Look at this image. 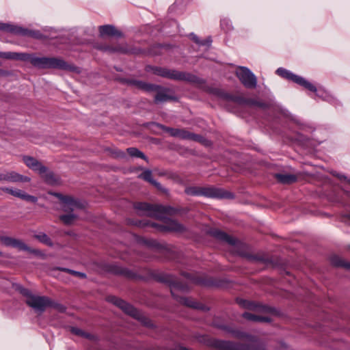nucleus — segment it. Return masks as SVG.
<instances>
[{"instance_id": "obj_1", "label": "nucleus", "mask_w": 350, "mask_h": 350, "mask_svg": "<svg viewBox=\"0 0 350 350\" xmlns=\"http://www.w3.org/2000/svg\"><path fill=\"white\" fill-rule=\"evenodd\" d=\"M135 209L140 216H148L163 220V224L157 223H149L145 221L129 220V223L139 227L150 226L161 232L174 231L183 232L185 227L175 220L171 219L165 215H174L178 211L170 206H163L160 204H151L146 202H137L134 204Z\"/></svg>"}, {"instance_id": "obj_2", "label": "nucleus", "mask_w": 350, "mask_h": 350, "mask_svg": "<svg viewBox=\"0 0 350 350\" xmlns=\"http://www.w3.org/2000/svg\"><path fill=\"white\" fill-rule=\"evenodd\" d=\"M219 328L234 338L246 339L245 343L215 340L214 345L219 350H266L265 345L254 336L247 334L229 325H223L219 326Z\"/></svg>"}, {"instance_id": "obj_3", "label": "nucleus", "mask_w": 350, "mask_h": 350, "mask_svg": "<svg viewBox=\"0 0 350 350\" xmlns=\"http://www.w3.org/2000/svg\"><path fill=\"white\" fill-rule=\"evenodd\" d=\"M15 59L30 62L32 66L39 69H58L75 73H80L81 69L60 57H36L26 53H16Z\"/></svg>"}, {"instance_id": "obj_4", "label": "nucleus", "mask_w": 350, "mask_h": 350, "mask_svg": "<svg viewBox=\"0 0 350 350\" xmlns=\"http://www.w3.org/2000/svg\"><path fill=\"white\" fill-rule=\"evenodd\" d=\"M156 279L158 282L167 284L170 287V291L174 299L180 304L186 306L187 307L197 309L202 311H208L209 309L204 304L196 301L194 299L178 296L176 293V291H180L183 292L187 291L189 287L187 284H183L178 281L175 276L167 273H159L156 276Z\"/></svg>"}, {"instance_id": "obj_5", "label": "nucleus", "mask_w": 350, "mask_h": 350, "mask_svg": "<svg viewBox=\"0 0 350 350\" xmlns=\"http://www.w3.org/2000/svg\"><path fill=\"white\" fill-rule=\"evenodd\" d=\"M151 70L154 75L169 79L185 81L198 85L205 83V81L203 79L189 72L179 71L175 69L159 66H153L151 68Z\"/></svg>"}, {"instance_id": "obj_6", "label": "nucleus", "mask_w": 350, "mask_h": 350, "mask_svg": "<svg viewBox=\"0 0 350 350\" xmlns=\"http://www.w3.org/2000/svg\"><path fill=\"white\" fill-rule=\"evenodd\" d=\"M122 81L128 85H134L138 89L146 92H156L157 94H155L154 99V102L156 104L169 100H177V98L176 96L167 94L170 92V90L168 88H165L158 85L147 83L138 80L122 79Z\"/></svg>"}, {"instance_id": "obj_7", "label": "nucleus", "mask_w": 350, "mask_h": 350, "mask_svg": "<svg viewBox=\"0 0 350 350\" xmlns=\"http://www.w3.org/2000/svg\"><path fill=\"white\" fill-rule=\"evenodd\" d=\"M109 302L112 303L119 308H120L124 313L133 317L134 319L140 321L144 325L150 327L153 325L151 321L139 310H137L132 305L126 303L124 300L115 297L109 296L107 298Z\"/></svg>"}, {"instance_id": "obj_8", "label": "nucleus", "mask_w": 350, "mask_h": 350, "mask_svg": "<svg viewBox=\"0 0 350 350\" xmlns=\"http://www.w3.org/2000/svg\"><path fill=\"white\" fill-rule=\"evenodd\" d=\"M185 193L192 196H205L217 198H233L234 195L222 189L213 187H188L185 189Z\"/></svg>"}, {"instance_id": "obj_9", "label": "nucleus", "mask_w": 350, "mask_h": 350, "mask_svg": "<svg viewBox=\"0 0 350 350\" xmlns=\"http://www.w3.org/2000/svg\"><path fill=\"white\" fill-rule=\"evenodd\" d=\"M212 92L226 101L233 102L239 105L257 106L260 108L267 107L265 103L252 98H247L242 96L233 95L220 89H213Z\"/></svg>"}, {"instance_id": "obj_10", "label": "nucleus", "mask_w": 350, "mask_h": 350, "mask_svg": "<svg viewBox=\"0 0 350 350\" xmlns=\"http://www.w3.org/2000/svg\"><path fill=\"white\" fill-rule=\"evenodd\" d=\"M275 72L280 77L288 81H291L310 92H317V89L314 85L307 81L305 78L297 75L290 70H288L284 68H278Z\"/></svg>"}, {"instance_id": "obj_11", "label": "nucleus", "mask_w": 350, "mask_h": 350, "mask_svg": "<svg viewBox=\"0 0 350 350\" xmlns=\"http://www.w3.org/2000/svg\"><path fill=\"white\" fill-rule=\"evenodd\" d=\"M235 75L246 88L254 89L256 88L257 78L247 67L239 66L235 72Z\"/></svg>"}, {"instance_id": "obj_12", "label": "nucleus", "mask_w": 350, "mask_h": 350, "mask_svg": "<svg viewBox=\"0 0 350 350\" xmlns=\"http://www.w3.org/2000/svg\"><path fill=\"white\" fill-rule=\"evenodd\" d=\"M26 304L32 308L35 311L43 312L45 310L52 306L51 299L46 296H39L34 295L31 299L25 301Z\"/></svg>"}, {"instance_id": "obj_13", "label": "nucleus", "mask_w": 350, "mask_h": 350, "mask_svg": "<svg viewBox=\"0 0 350 350\" xmlns=\"http://www.w3.org/2000/svg\"><path fill=\"white\" fill-rule=\"evenodd\" d=\"M0 241L7 247L17 248L22 251H27L36 255H39L41 253L39 250L30 248L21 240L10 237L0 236Z\"/></svg>"}, {"instance_id": "obj_14", "label": "nucleus", "mask_w": 350, "mask_h": 350, "mask_svg": "<svg viewBox=\"0 0 350 350\" xmlns=\"http://www.w3.org/2000/svg\"><path fill=\"white\" fill-rule=\"evenodd\" d=\"M237 303L243 308L255 311L257 312H273L274 309L266 305L261 304L258 302L249 301L246 299H237Z\"/></svg>"}, {"instance_id": "obj_15", "label": "nucleus", "mask_w": 350, "mask_h": 350, "mask_svg": "<svg viewBox=\"0 0 350 350\" xmlns=\"http://www.w3.org/2000/svg\"><path fill=\"white\" fill-rule=\"evenodd\" d=\"M11 33L16 36L30 37L38 40H45L46 36L39 30H31L13 25Z\"/></svg>"}, {"instance_id": "obj_16", "label": "nucleus", "mask_w": 350, "mask_h": 350, "mask_svg": "<svg viewBox=\"0 0 350 350\" xmlns=\"http://www.w3.org/2000/svg\"><path fill=\"white\" fill-rule=\"evenodd\" d=\"M183 275L190 282L201 286H214L217 285L213 278L204 275H196L190 273H183Z\"/></svg>"}, {"instance_id": "obj_17", "label": "nucleus", "mask_w": 350, "mask_h": 350, "mask_svg": "<svg viewBox=\"0 0 350 350\" xmlns=\"http://www.w3.org/2000/svg\"><path fill=\"white\" fill-rule=\"evenodd\" d=\"M31 178L29 176H23L14 171L6 172L0 174V181L10 183H29Z\"/></svg>"}, {"instance_id": "obj_18", "label": "nucleus", "mask_w": 350, "mask_h": 350, "mask_svg": "<svg viewBox=\"0 0 350 350\" xmlns=\"http://www.w3.org/2000/svg\"><path fill=\"white\" fill-rule=\"evenodd\" d=\"M62 202V210L64 212H72L75 208H82V204L73 198L68 196L57 194Z\"/></svg>"}, {"instance_id": "obj_19", "label": "nucleus", "mask_w": 350, "mask_h": 350, "mask_svg": "<svg viewBox=\"0 0 350 350\" xmlns=\"http://www.w3.org/2000/svg\"><path fill=\"white\" fill-rule=\"evenodd\" d=\"M1 190L14 197H17L27 202L36 203L38 201V198L36 196L29 195L21 189H14L12 188L3 187L1 188Z\"/></svg>"}, {"instance_id": "obj_20", "label": "nucleus", "mask_w": 350, "mask_h": 350, "mask_svg": "<svg viewBox=\"0 0 350 350\" xmlns=\"http://www.w3.org/2000/svg\"><path fill=\"white\" fill-rule=\"evenodd\" d=\"M109 271L113 274L122 275L129 279L134 280L137 278V274L133 271L115 264L109 266Z\"/></svg>"}, {"instance_id": "obj_21", "label": "nucleus", "mask_w": 350, "mask_h": 350, "mask_svg": "<svg viewBox=\"0 0 350 350\" xmlns=\"http://www.w3.org/2000/svg\"><path fill=\"white\" fill-rule=\"evenodd\" d=\"M23 161L29 168L38 174L43 173L46 170V167L33 157L24 156Z\"/></svg>"}, {"instance_id": "obj_22", "label": "nucleus", "mask_w": 350, "mask_h": 350, "mask_svg": "<svg viewBox=\"0 0 350 350\" xmlns=\"http://www.w3.org/2000/svg\"><path fill=\"white\" fill-rule=\"evenodd\" d=\"M208 234L215 237V239L221 241L223 242L227 243L229 245H234L237 243V239L234 237L228 235L226 232L217 229L212 228L208 230Z\"/></svg>"}, {"instance_id": "obj_23", "label": "nucleus", "mask_w": 350, "mask_h": 350, "mask_svg": "<svg viewBox=\"0 0 350 350\" xmlns=\"http://www.w3.org/2000/svg\"><path fill=\"white\" fill-rule=\"evenodd\" d=\"M39 174L44 180V181L49 185H59L62 183L59 176L56 175L53 172L49 170L48 167H46V172L43 173H39Z\"/></svg>"}, {"instance_id": "obj_24", "label": "nucleus", "mask_w": 350, "mask_h": 350, "mask_svg": "<svg viewBox=\"0 0 350 350\" xmlns=\"http://www.w3.org/2000/svg\"><path fill=\"white\" fill-rule=\"evenodd\" d=\"M98 29L100 36H109L120 38L123 36L122 33L112 25H101L98 27Z\"/></svg>"}, {"instance_id": "obj_25", "label": "nucleus", "mask_w": 350, "mask_h": 350, "mask_svg": "<svg viewBox=\"0 0 350 350\" xmlns=\"http://www.w3.org/2000/svg\"><path fill=\"white\" fill-rule=\"evenodd\" d=\"M113 53H120L123 54H139L141 53L140 49L130 47L126 43L113 45Z\"/></svg>"}, {"instance_id": "obj_26", "label": "nucleus", "mask_w": 350, "mask_h": 350, "mask_svg": "<svg viewBox=\"0 0 350 350\" xmlns=\"http://www.w3.org/2000/svg\"><path fill=\"white\" fill-rule=\"evenodd\" d=\"M180 139H187L200 143H203L205 141L204 137H202V135L191 133L189 131L184 129H182L181 130Z\"/></svg>"}, {"instance_id": "obj_27", "label": "nucleus", "mask_w": 350, "mask_h": 350, "mask_svg": "<svg viewBox=\"0 0 350 350\" xmlns=\"http://www.w3.org/2000/svg\"><path fill=\"white\" fill-rule=\"evenodd\" d=\"M277 180L282 184H291L297 181V177L291 174H275Z\"/></svg>"}, {"instance_id": "obj_28", "label": "nucleus", "mask_w": 350, "mask_h": 350, "mask_svg": "<svg viewBox=\"0 0 350 350\" xmlns=\"http://www.w3.org/2000/svg\"><path fill=\"white\" fill-rule=\"evenodd\" d=\"M242 317L250 321L253 322H266L269 323L271 322V319L269 317H262L260 315L254 314L251 312H245L243 313Z\"/></svg>"}, {"instance_id": "obj_29", "label": "nucleus", "mask_w": 350, "mask_h": 350, "mask_svg": "<svg viewBox=\"0 0 350 350\" xmlns=\"http://www.w3.org/2000/svg\"><path fill=\"white\" fill-rule=\"evenodd\" d=\"M158 128L168 133L172 137H178L180 139L182 129H174L166 126L159 123H154Z\"/></svg>"}, {"instance_id": "obj_30", "label": "nucleus", "mask_w": 350, "mask_h": 350, "mask_svg": "<svg viewBox=\"0 0 350 350\" xmlns=\"http://www.w3.org/2000/svg\"><path fill=\"white\" fill-rule=\"evenodd\" d=\"M141 242L150 249L156 250H161L163 249V245L154 239H142Z\"/></svg>"}, {"instance_id": "obj_31", "label": "nucleus", "mask_w": 350, "mask_h": 350, "mask_svg": "<svg viewBox=\"0 0 350 350\" xmlns=\"http://www.w3.org/2000/svg\"><path fill=\"white\" fill-rule=\"evenodd\" d=\"M331 262L335 267H344L350 270V262L345 261L343 259L337 256L331 258Z\"/></svg>"}, {"instance_id": "obj_32", "label": "nucleus", "mask_w": 350, "mask_h": 350, "mask_svg": "<svg viewBox=\"0 0 350 350\" xmlns=\"http://www.w3.org/2000/svg\"><path fill=\"white\" fill-rule=\"evenodd\" d=\"M34 238L38 240L40 243L46 245L47 246H53V243L51 239L44 232H40L39 234H35Z\"/></svg>"}, {"instance_id": "obj_33", "label": "nucleus", "mask_w": 350, "mask_h": 350, "mask_svg": "<svg viewBox=\"0 0 350 350\" xmlns=\"http://www.w3.org/2000/svg\"><path fill=\"white\" fill-rule=\"evenodd\" d=\"M126 152L132 157L142 158L144 160L146 161L147 162L148 161V157L142 151H140L139 149L136 148H128L126 149Z\"/></svg>"}, {"instance_id": "obj_34", "label": "nucleus", "mask_w": 350, "mask_h": 350, "mask_svg": "<svg viewBox=\"0 0 350 350\" xmlns=\"http://www.w3.org/2000/svg\"><path fill=\"white\" fill-rule=\"evenodd\" d=\"M77 215L74 214L62 215L59 219L66 225H70L77 218Z\"/></svg>"}, {"instance_id": "obj_35", "label": "nucleus", "mask_w": 350, "mask_h": 350, "mask_svg": "<svg viewBox=\"0 0 350 350\" xmlns=\"http://www.w3.org/2000/svg\"><path fill=\"white\" fill-rule=\"evenodd\" d=\"M55 269L60 270V271H62L64 272L68 273H70V274H71L72 275L77 276V277H79L81 278H86L85 273H82V272H79V271H74V270H72V269H68V268L57 267V268H55Z\"/></svg>"}, {"instance_id": "obj_36", "label": "nucleus", "mask_w": 350, "mask_h": 350, "mask_svg": "<svg viewBox=\"0 0 350 350\" xmlns=\"http://www.w3.org/2000/svg\"><path fill=\"white\" fill-rule=\"evenodd\" d=\"M139 178L151 183L154 179L152 178V172L150 170H144L139 176Z\"/></svg>"}, {"instance_id": "obj_37", "label": "nucleus", "mask_w": 350, "mask_h": 350, "mask_svg": "<svg viewBox=\"0 0 350 350\" xmlns=\"http://www.w3.org/2000/svg\"><path fill=\"white\" fill-rule=\"evenodd\" d=\"M96 49H97L98 50H100L101 51H103V52H107V53H113V45H109V44H96L95 46Z\"/></svg>"}, {"instance_id": "obj_38", "label": "nucleus", "mask_w": 350, "mask_h": 350, "mask_svg": "<svg viewBox=\"0 0 350 350\" xmlns=\"http://www.w3.org/2000/svg\"><path fill=\"white\" fill-rule=\"evenodd\" d=\"M247 258L252 261L267 262L268 258L262 255H249Z\"/></svg>"}, {"instance_id": "obj_39", "label": "nucleus", "mask_w": 350, "mask_h": 350, "mask_svg": "<svg viewBox=\"0 0 350 350\" xmlns=\"http://www.w3.org/2000/svg\"><path fill=\"white\" fill-rule=\"evenodd\" d=\"M16 52H0V58L15 59Z\"/></svg>"}, {"instance_id": "obj_40", "label": "nucleus", "mask_w": 350, "mask_h": 350, "mask_svg": "<svg viewBox=\"0 0 350 350\" xmlns=\"http://www.w3.org/2000/svg\"><path fill=\"white\" fill-rule=\"evenodd\" d=\"M12 26V24L0 23V30L11 33Z\"/></svg>"}, {"instance_id": "obj_41", "label": "nucleus", "mask_w": 350, "mask_h": 350, "mask_svg": "<svg viewBox=\"0 0 350 350\" xmlns=\"http://www.w3.org/2000/svg\"><path fill=\"white\" fill-rule=\"evenodd\" d=\"M20 293L27 297V300L31 299V297L34 295L29 289L23 287L20 288Z\"/></svg>"}, {"instance_id": "obj_42", "label": "nucleus", "mask_w": 350, "mask_h": 350, "mask_svg": "<svg viewBox=\"0 0 350 350\" xmlns=\"http://www.w3.org/2000/svg\"><path fill=\"white\" fill-rule=\"evenodd\" d=\"M221 27L225 31H229L231 29V25L229 21L226 19H223L220 22Z\"/></svg>"}, {"instance_id": "obj_43", "label": "nucleus", "mask_w": 350, "mask_h": 350, "mask_svg": "<svg viewBox=\"0 0 350 350\" xmlns=\"http://www.w3.org/2000/svg\"><path fill=\"white\" fill-rule=\"evenodd\" d=\"M72 332L78 336H83L85 338H90V336L89 334H85L83 331L77 327H72Z\"/></svg>"}, {"instance_id": "obj_44", "label": "nucleus", "mask_w": 350, "mask_h": 350, "mask_svg": "<svg viewBox=\"0 0 350 350\" xmlns=\"http://www.w3.org/2000/svg\"><path fill=\"white\" fill-rule=\"evenodd\" d=\"M190 37L191 38V40L196 42V44H199V45H201V46H205L206 43L205 42H201V40H200V38L194 33H191L190 34Z\"/></svg>"}, {"instance_id": "obj_45", "label": "nucleus", "mask_w": 350, "mask_h": 350, "mask_svg": "<svg viewBox=\"0 0 350 350\" xmlns=\"http://www.w3.org/2000/svg\"><path fill=\"white\" fill-rule=\"evenodd\" d=\"M150 184H152V185H154L157 189L163 191V192H165L166 193L167 191V190L166 189H165L161 185V183H159V182H157V180H154L153 182H152Z\"/></svg>"}, {"instance_id": "obj_46", "label": "nucleus", "mask_w": 350, "mask_h": 350, "mask_svg": "<svg viewBox=\"0 0 350 350\" xmlns=\"http://www.w3.org/2000/svg\"><path fill=\"white\" fill-rule=\"evenodd\" d=\"M113 154H114V156L117 158H124L126 156V154L124 152L119 150H116L113 152Z\"/></svg>"}, {"instance_id": "obj_47", "label": "nucleus", "mask_w": 350, "mask_h": 350, "mask_svg": "<svg viewBox=\"0 0 350 350\" xmlns=\"http://www.w3.org/2000/svg\"><path fill=\"white\" fill-rule=\"evenodd\" d=\"M201 42H205L206 43L205 45L209 46L211 44L212 40H211V38H208V39H206V40H201Z\"/></svg>"}, {"instance_id": "obj_48", "label": "nucleus", "mask_w": 350, "mask_h": 350, "mask_svg": "<svg viewBox=\"0 0 350 350\" xmlns=\"http://www.w3.org/2000/svg\"><path fill=\"white\" fill-rule=\"evenodd\" d=\"M338 178H339L340 180H342V179H345V180L347 179V178L345 175H339V176H338Z\"/></svg>"}, {"instance_id": "obj_49", "label": "nucleus", "mask_w": 350, "mask_h": 350, "mask_svg": "<svg viewBox=\"0 0 350 350\" xmlns=\"http://www.w3.org/2000/svg\"><path fill=\"white\" fill-rule=\"evenodd\" d=\"M5 74V71L2 69H0V76L3 75Z\"/></svg>"}, {"instance_id": "obj_50", "label": "nucleus", "mask_w": 350, "mask_h": 350, "mask_svg": "<svg viewBox=\"0 0 350 350\" xmlns=\"http://www.w3.org/2000/svg\"><path fill=\"white\" fill-rule=\"evenodd\" d=\"M66 234H68V235H71V232H66Z\"/></svg>"}, {"instance_id": "obj_51", "label": "nucleus", "mask_w": 350, "mask_h": 350, "mask_svg": "<svg viewBox=\"0 0 350 350\" xmlns=\"http://www.w3.org/2000/svg\"><path fill=\"white\" fill-rule=\"evenodd\" d=\"M3 256V253L2 252L0 251V256Z\"/></svg>"}, {"instance_id": "obj_52", "label": "nucleus", "mask_w": 350, "mask_h": 350, "mask_svg": "<svg viewBox=\"0 0 350 350\" xmlns=\"http://www.w3.org/2000/svg\"><path fill=\"white\" fill-rule=\"evenodd\" d=\"M347 181H348V183H350V179H348V180H347Z\"/></svg>"}, {"instance_id": "obj_53", "label": "nucleus", "mask_w": 350, "mask_h": 350, "mask_svg": "<svg viewBox=\"0 0 350 350\" xmlns=\"http://www.w3.org/2000/svg\"><path fill=\"white\" fill-rule=\"evenodd\" d=\"M348 217H349V220H350V215H349Z\"/></svg>"}]
</instances>
